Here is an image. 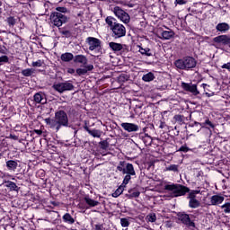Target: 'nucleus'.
I'll return each instance as SVG.
<instances>
[{
  "mask_svg": "<svg viewBox=\"0 0 230 230\" xmlns=\"http://www.w3.org/2000/svg\"><path fill=\"white\" fill-rule=\"evenodd\" d=\"M46 125H49V128L59 131L63 128L69 127V119L67 113L65 111H58L55 114L54 119L47 118L43 119Z\"/></svg>",
  "mask_w": 230,
  "mask_h": 230,
  "instance_id": "nucleus-1",
  "label": "nucleus"
},
{
  "mask_svg": "<svg viewBox=\"0 0 230 230\" xmlns=\"http://www.w3.org/2000/svg\"><path fill=\"white\" fill-rule=\"evenodd\" d=\"M105 23L108 24L111 37L115 40H119L120 38L126 37L127 30L126 27L118 22L112 16H106Z\"/></svg>",
  "mask_w": 230,
  "mask_h": 230,
  "instance_id": "nucleus-2",
  "label": "nucleus"
},
{
  "mask_svg": "<svg viewBox=\"0 0 230 230\" xmlns=\"http://www.w3.org/2000/svg\"><path fill=\"white\" fill-rule=\"evenodd\" d=\"M117 171L126 174L123 180V183H121V187H127L128 182H130L131 178L136 176L134 165H132L130 163H127L126 161H120L119 164H118Z\"/></svg>",
  "mask_w": 230,
  "mask_h": 230,
  "instance_id": "nucleus-3",
  "label": "nucleus"
},
{
  "mask_svg": "<svg viewBox=\"0 0 230 230\" xmlns=\"http://www.w3.org/2000/svg\"><path fill=\"white\" fill-rule=\"evenodd\" d=\"M164 190L171 191L172 198L182 197L190 191V188L180 183L166 184L164 185Z\"/></svg>",
  "mask_w": 230,
  "mask_h": 230,
  "instance_id": "nucleus-4",
  "label": "nucleus"
},
{
  "mask_svg": "<svg viewBox=\"0 0 230 230\" xmlns=\"http://www.w3.org/2000/svg\"><path fill=\"white\" fill-rule=\"evenodd\" d=\"M174 64L180 70H190L197 66V60L193 57L187 56L176 60Z\"/></svg>",
  "mask_w": 230,
  "mask_h": 230,
  "instance_id": "nucleus-5",
  "label": "nucleus"
},
{
  "mask_svg": "<svg viewBox=\"0 0 230 230\" xmlns=\"http://www.w3.org/2000/svg\"><path fill=\"white\" fill-rule=\"evenodd\" d=\"M69 18L65 13H50L49 24L53 28H61L63 24L67 23Z\"/></svg>",
  "mask_w": 230,
  "mask_h": 230,
  "instance_id": "nucleus-6",
  "label": "nucleus"
},
{
  "mask_svg": "<svg viewBox=\"0 0 230 230\" xmlns=\"http://www.w3.org/2000/svg\"><path fill=\"white\" fill-rule=\"evenodd\" d=\"M52 89L58 93H63L64 92H71L75 90V85L70 81H66L65 83H54Z\"/></svg>",
  "mask_w": 230,
  "mask_h": 230,
  "instance_id": "nucleus-7",
  "label": "nucleus"
},
{
  "mask_svg": "<svg viewBox=\"0 0 230 230\" xmlns=\"http://www.w3.org/2000/svg\"><path fill=\"white\" fill-rule=\"evenodd\" d=\"M113 13H115L116 17L119 19L120 22H123L124 24L130 22V15L119 6L113 7Z\"/></svg>",
  "mask_w": 230,
  "mask_h": 230,
  "instance_id": "nucleus-8",
  "label": "nucleus"
},
{
  "mask_svg": "<svg viewBox=\"0 0 230 230\" xmlns=\"http://www.w3.org/2000/svg\"><path fill=\"white\" fill-rule=\"evenodd\" d=\"M85 42H86V44H88L90 51L101 49L102 41L98 38L88 37V38H86Z\"/></svg>",
  "mask_w": 230,
  "mask_h": 230,
  "instance_id": "nucleus-9",
  "label": "nucleus"
},
{
  "mask_svg": "<svg viewBox=\"0 0 230 230\" xmlns=\"http://www.w3.org/2000/svg\"><path fill=\"white\" fill-rule=\"evenodd\" d=\"M181 87H182L184 92L190 93L194 96H198L200 94V92L198 90L197 84H194L192 83H182L181 84Z\"/></svg>",
  "mask_w": 230,
  "mask_h": 230,
  "instance_id": "nucleus-10",
  "label": "nucleus"
},
{
  "mask_svg": "<svg viewBox=\"0 0 230 230\" xmlns=\"http://www.w3.org/2000/svg\"><path fill=\"white\" fill-rule=\"evenodd\" d=\"M58 32L63 37L69 39L73 36L74 26L71 23L63 26V28H60V27H58Z\"/></svg>",
  "mask_w": 230,
  "mask_h": 230,
  "instance_id": "nucleus-11",
  "label": "nucleus"
},
{
  "mask_svg": "<svg viewBox=\"0 0 230 230\" xmlns=\"http://www.w3.org/2000/svg\"><path fill=\"white\" fill-rule=\"evenodd\" d=\"M178 217H179V220L182 222L184 226H187L188 227H192V228L196 227L195 223L191 221L190 215L185 213H179Z\"/></svg>",
  "mask_w": 230,
  "mask_h": 230,
  "instance_id": "nucleus-12",
  "label": "nucleus"
},
{
  "mask_svg": "<svg viewBox=\"0 0 230 230\" xmlns=\"http://www.w3.org/2000/svg\"><path fill=\"white\" fill-rule=\"evenodd\" d=\"M212 40L217 44H222L223 46H230V37L226 34L219 35Z\"/></svg>",
  "mask_w": 230,
  "mask_h": 230,
  "instance_id": "nucleus-13",
  "label": "nucleus"
},
{
  "mask_svg": "<svg viewBox=\"0 0 230 230\" xmlns=\"http://www.w3.org/2000/svg\"><path fill=\"white\" fill-rule=\"evenodd\" d=\"M120 127L128 133L137 132L139 130V126L130 122H123L120 124Z\"/></svg>",
  "mask_w": 230,
  "mask_h": 230,
  "instance_id": "nucleus-14",
  "label": "nucleus"
},
{
  "mask_svg": "<svg viewBox=\"0 0 230 230\" xmlns=\"http://www.w3.org/2000/svg\"><path fill=\"white\" fill-rule=\"evenodd\" d=\"M225 201V196H222L221 194L211 196L210 198V204L208 206H218Z\"/></svg>",
  "mask_w": 230,
  "mask_h": 230,
  "instance_id": "nucleus-15",
  "label": "nucleus"
},
{
  "mask_svg": "<svg viewBox=\"0 0 230 230\" xmlns=\"http://www.w3.org/2000/svg\"><path fill=\"white\" fill-rule=\"evenodd\" d=\"M84 131L88 132V134L90 136H92L93 137L100 138L102 136L101 130L96 129V128H93V129L89 128V127L87 126V123L84 124Z\"/></svg>",
  "mask_w": 230,
  "mask_h": 230,
  "instance_id": "nucleus-16",
  "label": "nucleus"
},
{
  "mask_svg": "<svg viewBox=\"0 0 230 230\" xmlns=\"http://www.w3.org/2000/svg\"><path fill=\"white\" fill-rule=\"evenodd\" d=\"M33 100L35 103L45 104L47 102L46 95L43 92H38L34 94Z\"/></svg>",
  "mask_w": 230,
  "mask_h": 230,
  "instance_id": "nucleus-17",
  "label": "nucleus"
},
{
  "mask_svg": "<svg viewBox=\"0 0 230 230\" xmlns=\"http://www.w3.org/2000/svg\"><path fill=\"white\" fill-rule=\"evenodd\" d=\"M216 31L219 33H226L230 31V25L228 22H219L216 25Z\"/></svg>",
  "mask_w": 230,
  "mask_h": 230,
  "instance_id": "nucleus-18",
  "label": "nucleus"
},
{
  "mask_svg": "<svg viewBox=\"0 0 230 230\" xmlns=\"http://www.w3.org/2000/svg\"><path fill=\"white\" fill-rule=\"evenodd\" d=\"M187 117L181 115V114H176L174 117H172V122L173 124H179V125H185L186 124Z\"/></svg>",
  "mask_w": 230,
  "mask_h": 230,
  "instance_id": "nucleus-19",
  "label": "nucleus"
},
{
  "mask_svg": "<svg viewBox=\"0 0 230 230\" xmlns=\"http://www.w3.org/2000/svg\"><path fill=\"white\" fill-rule=\"evenodd\" d=\"M139 139L143 141L145 146H151L153 139L149 135L142 133L139 135Z\"/></svg>",
  "mask_w": 230,
  "mask_h": 230,
  "instance_id": "nucleus-20",
  "label": "nucleus"
},
{
  "mask_svg": "<svg viewBox=\"0 0 230 230\" xmlns=\"http://www.w3.org/2000/svg\"><path fill=\"white\" fill-rule=\"evenodd\" d=\"M88 59L84 55H76L74 58V63L87 65Z\"/></svg>",
  "mask_w": 230,
  "mask_h": 230,
  "instance_id": "nucleus-21",
  "label": "nucleus"
},
{
  "mask_svg": "<svg viewBox=\"0 0 230 230\" xmlns=\"http://www.w3.org/2000/svg\"><path fill=\"white\" fill-rule=\"evenodd\" d=\"M174 35L175 33L172 30L164 31L161 32V37H163L164 40H170L172 38L174 37Z\"/></svg>",
  "mask_w": 230,
  "mask_h": 230,
  "instance_id": "nucleus-22",
  "label": "nucleus"
},
{
  "mask_svg": "<svg viewBox=\"0 0 230 230\" xmlns=\"http://www.w3.org/2000/svg\"><path fill=\"white\" fill-rule=\"evenodd\" d=\"M85 204L89 206V208H95L98 207L100 202L89 198L88 196L84 197Z\"/></svg>",
  "mask_w": 230,
  "mask_h": 230,
  "instance_id": "nucleus-23",
  "label": "nucleus"
},
{
  "mask_svg": "<svg viewBox=\"0 0 230 230\" xmlns=\"http://www.w3.org/2000/svg\"><path fill=\"white\" fill-rule=\"evenodd\" d=\"M60 58L63 62H71L75 56L71 52H65L61 55Z\"/></svg>",
  "mask_w": 230,
  "mask_h": 230,
  "instance_id": "nucleus-24",
  "label": "nucleus"
},
{
  "mask_svg": "<svg viewBox=\"0 0 230 230\" xmlns=\"http://www.w3.org/2000/svg\"><path fill=\"white\" fill-rule=\"evenodd\" d=\"M18 166V162L15 160H9L6 162V168L9 171H16Z\"/></svg>",
  "mask_w": 230,
  "mask_h": 230,
  "instance_id": "nucleus-25",
  "label": "nucleus"
},
{
  "mask_svg": "<svg viewBox=\"0 0 230 230\" xmlns=\"http://www.w3.org/2000/svg\"><path fill=\"white\" fill-rule=\"evenodd\" d=\"M123 46H124V44H122V43H116V42L109 43L110 49H112V51H114V52H119V50L122 49Z\"/></svg>",
  "mask_w": 230,
  "mask_h": 230,
  "instance_id": "nucleus-26",
  "label": "nucleus"
},
{
  "mask_svg": "<svg viewBox=\"0 0 230 230\" xmlns=\"http://www.w3.org/2000/svg\"><path fill=\"white\" fill-rule=\"evenodd\" d=\"M62 219L63 222L68 225H74L75 222V219L69 213H66L65 215H63Z\"/></svg>",
  "mask_w": 230,
  "mask_h": 230,
  "instance_id": "nucleus-27",
  "label": "nucleus"
},
{
  "mask_svg": "<svg viewBox=\"0 0 230 230\" xmlns=\"http://www.w3.org/2000/svg\"><path fill=\"white\" fill-rule=\"evenodd\" d=\"M155 79V74L152 72H148L147 74H145L143 77H141V80H143L145 83H151Z\"/></svg>",
  "mask_w": 230,
  "mask_h": 230,
  "instance_id": "nucleus-28",
  "label": "nucleus"
},
{
  "mask_svg": "<svg viewBox=\"0 0 230 230\" xmlns=\"http://www.w3.org/2000/svg\"><path fill=\"white\" fill-rule=\"evenodd\" d=\"M130 79V76L126 74H120L119 76L117 77V83L119 84H123L127 83Z\"/></svg>",
  "mask_w": 230,
  "mask_h": 230,
  "instance_id": "nucleus-29",
  "label": "nucleus"
},
{
  "mask_svg": "<svg viewBox=\"0 0 230 230\" xmlns=\"http://www.w3.org/2000/svg\"><path fill=\"white\" fill-rule=\"evenodd\" d=\"M155 126L158 127V128L163 129V132L165 133L168 131V126L165 121L160 119L158 122H155Z\"/></svg>",
  "mask_w": 230,
  "mask_h": 230,
  "instance_id": "nucleus-30",
  "label": "nucleus"
},
{
  "mask_svg": "<svg viewBox=\"0 0 230 230\" xmlns=\"http://www.w3.org/2000/svg\"><path fill=\"white\" fill-rule=\"evenodd\" d=\"M36 70L35 68H26L22 70V75L25 77L32 76L33 74H35Z\"/></svg>",
  "mask_w": 230,
  "mask_h": 230,
  "instance_id": "nucleus-31",
  "label": "nucleus"
},
{
  "mask_svg": "<svg viewBox=\"0 0 230 230\" xmlns=\"http://www.w3.org/2000/svg\"><path fill=\"white\" fill-rule=\"evenodd\" d=\"M140 195V192L138 190H135L133 189L128 190V194H126V198L131 199L134 198H138Z\"/></svg>",
  "mask_w": 230,
  "mask_h": 230,
  "instance_id": "nucleus-32",
  "label": "nucleus"
},
{
  "mask_svg": "<svg viewBox=\"0 0 230 230\" xmlns=\"http://www.w3.org/2000/svg\"><path fill=\"white\" fill-rule=\"evenodd\" d=\"M5 186L7 189H10L11 191H18V187L16 183L12 181H6Z\"/></svg>",
  "mask_w": 230,
  "mask_h": 230,
  "instance_id": "nucleus-33",
  "label": "nucleus"
},
{
  "mask_svg": "<svg viewBox=\"0 0 230 230\" xmlns=\"http://www.w3.org/2000/svg\"><path fill=\"white\" fill-rule=\"evenodd\" d=\"M200 205L201 203L198 199H189V208L192 209L200 208Z\"/></svg>",
  "mask_w": 230,
  "mask_h": 230,
  "instance_id": "nucleus-34",
  "label": "nucleus"
},
{
  "mask_svg": "<svg viewBox=\"0 0 230 230\" xmlns=\"http://www.w3.org/2000/svg\"><path fill=\"white\" fill-rule=\"evenodd\" d=\"M188 197L187 199L189 200H193V199H197V195L200 193V190H191L190 191L188 192Z\"/></svg>",
  "mask_w": 230,
  "mask_h": 230,
  "instance_id": "nucleus-35",
  "label": "nucleus"
},
{
  "mask_svg": "<svg viewBox=\"0 0 230 230\" xmlns=\"http://www.w3.org/2000/svg\"><path fill=\"white\" fill-rule=\"evenodd\" d=\"M5 22L10 28H13L16 25L17 20L15 16H9L6 18Z\"/></svg>",
  "mask_w": 230,
  "mask_h": 230,
  "instance_id": "nucleus-36",
  "label": "nucleus"
},
{
  "mask_svg": "<svg viewBox=\"0 0 230 230\" xmlns=\"http://www.w3.org/2000/svg\"><path fill=\"white\" fill-rule=\"evenodd\" d=\"M145 219H146V222L155 223L157 220V216H155V213H149L147 214Z\"/></svg>",
  "mask_w": 230,
  "mask_h": 230,
  "instance_id": "nucleus-37",
  "label": "nucleus"
},
{
  "mask_svg": "<svg viewBox=\"0 0 230 230\" xmlns=\"http://www.w3.org/2000/svg\"><path fill=\"white\" fill-rule=\"evenodd\" d=\"M139 52L141 55H145L146 57H151L152 53H151V49L149 48H143V47H139Z\"/></svg>",
  "mask_w": 230,
  "mask_h": 230,
  "instance_id": "nucleus-38",
  "label": "nucleus"
},
{
  "mask_svg": "<svg viewBox=\"0 0 230 230\" xmlns=\"http://www.w3.org/2000/svg\"><path fill=\"white\" fill-rule=\"evenodd\" d=\"M164 171H166V172H179V165H176V164L168 165V166H166Z\"/></svg>",
  "mask_w": 230,
  "mask_h": 230,
  "instance_id": "nucleus-39",
  "label": "nucleus"
},
{
  "mask_svg": "<svg viewBox=\"0 0 230 230\" xmlns=\"http://www.w3.org/2000/svg\"><path fill=\"white\" fill-rule=\"evenodd\" d=\"M124 188L126 187H122V185H120V187H118L115 192L112 193V198H119V195H122Z\"/></svg>",
  "mask_w": 230,
  "mask_h": 230,
  "instance_id": "nucleus-40",
  "label": "nucleus"
},
{
  "mask_svg": "<svg viewBox=\"0 0 230 230\" xmlns=\"http://www.w3.org/2000/svg\"><path fill=\"white\" fill-rule=\"evenodd\" d=\"M109 138H106V140H102L98 145H100V148L103 150H107L109 148Z\"/></svg>",
  "mask_w": 230,
  "mask_h": 230,
  "instance_id": "nucleus-41",
  "label": "nucleus"
},
{
  "mask_svg": "<svg viewBox=\"0 0 230 230\" xmlns=\"http://www.w3.org/2000/svg\"><path fill=\"white\" fill-rule=\"evenodd\" d=\"M87 73H88V71L86 68H77L75 75V76H84Z\"/></svg>",
  "mask_w": 230,
  "mask_h": 230,
  "instance_id": "nucleus-42",
  "label": "nucleus"
},
{
  "mask_svg": "<svg viewBox=\"0 0 230 230\" xmlns=\"http://www.w3.org/2000/svg\"><path fill=\"white\" fill-rule=\"evenodd\" d=\"M206 126H208V128L214 129L215 128V125L213 124V122H211L209 120V119H207L206 121H204L202 124H200L201 128H205Z\"/></svg>",
  "mask_w": 230,
  "mask_h": 230,
  "instance_id": "nucleus-43",
  "label": "nucleus"
},
{
  "mask_svg": "<svg viewBox=\"0 0 230 230\" xmlns=\"http://www.w3.org/2000/svg\"><path fill=\"white\" fill-rule=\"evenodd\" d=\"M120 226L123 228H127L128 226H130V222L127 217L120 218Z\"/></svg>",
  "mask_w": 230,
  "mask_h": 230,
  "instance_id": "nucleus-44",
  "label": "nucleus"
},
{
  "mask_svg": "<svg viewBox=\"0 0 230 230\" xmlns=\"http://www.w3.org/2000/svg\"><path fill=\"white\" fill-rule=\"evenodd\" d=\"M221 209H223L224 213L229 214L230 213V203L229 202L224 203V205L221 206Z\"/></svg>",
  "mask_w": 230,
  "mask_h": 230,
  "instance_id": "nucleus-45",
  "label": "nucleus"
},
{
  "mask_svg": "<svg viewBox=\"0 0 230 230\" xmlns=\"http://www.w3.org/2000/svg\"><path fill=\"white\" fill-rule=\"evenodd\" d=\"M52 13H61V14H65V13H67V8H66V7H57L56 11H54Z\"/></svg>",
  "mask_w": 230,
  "mask_h": 230,
  "instance_id": "nucleus-46",
  "label": "nucleus"
},
{
  "mask_svg": "<svg viewBox=\"0 0 230 230\" xmlns=\"http://www.w3.org/2000/svg\"><path fill=\"white\" fill-rule=\"evenodd\" d=\"M128 51V47L126 44H124L121 49H119L121 55H127Z\"/></svg>",
  "mask_w": 230,
  "mask_h": 230,
  "instance_id": "nucleus-47",
  "label": "nucleus"
},
{
  "mask_svg": "<svg viewBox=\"0 0 230 230\" xmlns=\"http://www.w3.org/2000/svg\"><path fill=\"white\" fill-rule=\"evenodd\" d=\"M0 63H4V64L9 63L8 56H1L0 57Z\"/></svg>",
  "mask_w": 230,
  "mask_h": 230,
  "instance_id": "nucleus-48",
  "label": "nucleus"
},
{
  "mask_svg": "<svg viewBox=\"0 0 230 230\" xmlns=\"http://www.w3.org/2000/svg\"><path fill=\"white\" fill-rule=\"evenodd\" d=\"M41 66H42V63H41V60H40V59H39V60L36 61V62H32V66H33V67H41Z\"/></svg>",
  "mask_w": 230,
  "mask_h": 230,
  "instance_id": "nucleus-49",
  "label": "nucleus"
},
{
  "mask_svg": "<svg viewBox=\"0 0 230 230\" xmlns=\"http://www.w3.org/2000/svg\"><path fill=\"white\" fill-rule=\"evenodd\" d=\"M179 152H183V153L190 152V147H187L186 146H182L180 147Z\"/></svg>",
  "mask_w": 230,
  "mask_h": 230,
  "instance_id": "nucleus-50",
  "label": "nucleus"
},
{
  "mask_svg": "<svg viewBox=\"0 0 230 230\" xmlns=\"http://www.w3.org/2000/svg\"><path fill=\"white\" fill-rule=\"evenodd\" d=\"M84 69H86L87 72L92 71V70L94 69V66L93 65H84Z\"/></svg>",
  "mask_w": 230,
  "mask_h": 230,
  "instance_id": "nucleus-51",
  "label": "nucleus"
},
{
  "mask_svg": "<svg viewBox=\"0 0 230 230\" xmlns=\"http://www.w3.org/2000/svg\"><path fill=\"white\" fill-rule=\"evenodd\" d=\"M222 69H226L230 73V62L221 66Z\"/></svg>",
  "mask_w": 230,
  "mask_h": 230,
  "instance_id": "nucleus-52",
  "label": "nucleus"
},
{
  "mask_svg": "<svg viewBox=\"0 0 230 230\" xmlns=\"http://www.w3.org/2000/svg\"><path fill=\"white\" fill-rule=\"evenodd\" d=\"M188 0H175L174 4H179V5H183L187 4Z\"/></svg>",
  "mask_w": 230,
  "mask_h": 230,
  "instance_id": "nucleus-53",
  "label": "nucleus"
},
{
  "mask_svg": "<svg viewBox=\"0 0 230 230\" xmlns=\"http://www.w3.org/2000/svg\"><path fill=\"white\" fill-rule=\"evenodd\" d=\"M201 125H202V123L195 121L193 124L189 125V127L194 128V127H199Z\"/></svg>",
  "mask_w": 230,
  "mask_h": 230,
  "instance_id": "nucleus-54",
  "label": "nucleus"
},
{
  "mask_svg": "<svg viewBox=\"0 0 230 230\" xmlns=\"http://www.w3.org/2000/svg\"><path fill=\"white\" fill-rule=\"evenodd\" d=\"M66 73H69L71 75H75L76 73L75 69V68H68L66 70Z\"/></svg>",
  "mask_w": 230,
  "mask_h": 230,
  "instance_id": "nucleus-55",
  "label": "nucleus"
},
{
  "mask_svg": "<svg viewBox=\"0 0 230 230\" xmlns=\"http://www.w3.org/2000/svg\"><path fill=\"white\" fill-rule=\"evenodd\" d=\"M102 228H103V226L98 224V225H95V228H93V230H102Z\"/></svg>",
  "mask_w": 230,
  "mask_h": 230,
  "instance_id": "nucleus-56",
  "label": "nucleus"
},
{
  "mask_svg": "<svg viewBox=\"0 0 230 230\" xmlns=\"http://www.w3.org/2000/svg\"><path fill=\"white\" fill-rule=\"evenodd\" d=\"M34 133L38 136H40L41 134H43V131L41 129H34Z\"/></svg>",
  "mask_w": 230,
  "mask_h": 230,
  "instance_id": "nucleus-57",
  "label": "nucleus"
},
{
  "mask_svg": "<svg viewBox=\"0 0 230 230\" xmlns=\"http://www.w3.org/2000/svg\"><path fill=\"white\" fill-rule=\"evenodd\" d=\"M39 173H40L39 176L41 178L45 177V175H46L45 171H43V170L39 171Z\"/></svg>",
  "mask_w": 230,
  "mask_h": 230,
  "instance_id": "nucleus-58",
  "label": "nucleus"
},
{
  "mask_svg": "<svg viewBox=\"0 0 230 230\" xmlns=\"http://www.w3.org/2000/svg\"><path fill=\"white\" fill-rule=\"evenodd\" d=\"M11 139L18 140V137L16 135H10Z\"/></svg>",
  "mask_w": 230,
  "mask_h": 230,
  "instance_id": "nucleus-59",
  "label": "nucleus"
},
{
  "mask_svg": "<svg viewBox=\"0 0 230 230\" xmlns=\"http://www.w3.org/2000/svg\"><path fill=\"white\" fill-rule=\"evenodd\" d=\"M5 178V173L0 171V179H4Z\"/></svg>",
  "mask_w": 230,
  "mask_h": 230,
  "instance_id": "nucleus-60",
  "label": "nucleus"
},
{
  "mask_svg": "<svg viewBox=\"0 0 230 230\" xmlns=\"http://www.w3.org/2000/svg\"><path fill=\"white\" fill-rule=\"evenodd\" d=\"M118 4H119L121 5H124V6H127L126 1H119V2H118Z\"/></svg>",
  "mask_w": 230,
  "mask_h": 230,
  "instance_id": "nucleus-61",
  "label": "nucleus"
},
{
  "mask_svg": "<svg viewBox=\"0 0 230 230\" xmlns=\"http://www.w3.org/2000/svg\"><path fill=\"white\" fill-rule=\"evenodd\" d=\"M204 94H206V96H207L208 98H210V97L213 96V93H209L208 92H206Z\"/></svg>",
  "mask_w": 230,
  "mask_h": 230,
  "instance_id": "nucleus-62",
  "label": "nucleus"
},
{
  "mask_svg": "<svg viewBox=\"0 0 230 230\" xmlns=\"http://www.w3.org/2000/svg\"><path fill=\"white\" fill-rule=\"evenodd\" d=\"M0 53H1V54H5V51H4V49H2V46H1V45H0Z\"/></svg>",
  "mask_w": 230,
  "mask_h": 230,
  "instance_id": "nucleus-63",
  "label": "nucleus"
},
{
  "mask_svg": "<svg viewBox=\"0 0 230 230\" xmlns=\"http://www.w3.org/2000/svg\"><path fill=\"white\" fill-rule=\"evenodd\" d=\"M208 85L207 84H202L203 89H206Z\"/></svg>",
  "mask_w": 230,
  "mask_h": 230,
  "instance_id": "nucleus-64",
  "label": "nucleus"
}]
</instances>
